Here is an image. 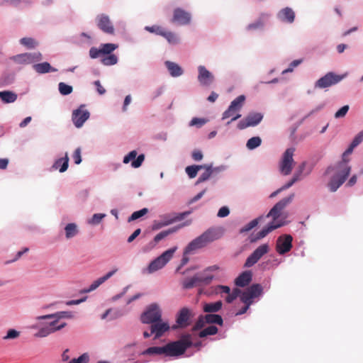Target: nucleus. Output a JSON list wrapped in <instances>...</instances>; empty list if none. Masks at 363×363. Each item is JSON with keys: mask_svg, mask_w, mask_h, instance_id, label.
I'll return each instance as SVG.
<instances>
[{"mask_svg": "<svg viewBox=\"0 0 363 363\" xmlns=\"http://www.w3.org/2000/svg\"><path fill=\"white\" fill-rule=\"evenodd\" d=\"M225 229L223 227H211L208 228L201 235L192 240L184 248V256L181 260L180 264L176 269L179 272L180 269L188 263L189 259L186 255L206 247L208 244L217 240L223 237Z\"/></svg>", "mask_w": 363, "mask_h": 363, "instance_id": "nucleus-1", "label": "nucleus"}, {"mask_svg": "<svg viewBox=\"0 0 363 363\" xmlns=\"http://www.w3.org/2000/svg\"><path fill=\"white\" fill-rule=\"evenodd\" d=\"M192 345L191 335L183 334L181 337L174 342H171L164 346H153L143 350L140 355H161L165 357H179L183 354L186 349Z\"/></svg>", "mask_w": 363, "mask_h": 363, "instance_id": "nucleus-2", "label": "nucleus"}, {"mask_svg": "<svg viewBox=\"0 0 363 363\" xmlns=\"http://www.w3.org/2000/svg\"><path fill=\"white\" fill-rule=\"evenodd\" d=\"M336 170L337 172L331 177L328 186L331 192L336 191L341 186L350 175L351 167L345 160L338 162L335 166H329L325 172V175Z\"/></svg>", "mask_w": 363, "mask_h": 363, "instance_id": "nucleus-3", "label": "nucleus"}, {"mask_svg": "<svg viewBox=\"0 0 363 363\" xmlns=\"http://www.w3.org/2000/svg\"><path fill=\"white\" fill-rule=\"evenodd\" d=\"M213 279V274H203L200 272L192 277L185 278L182 282V286L183 289L189 290L196 286L209 285Z\"/></svg>", "mask_w": 363, "mask_h": 363, "instance_id": "nucleus-4", "label": "nucleus"}, {"mask_svg": "<svg viewBox=\"0 0 363 363\" xmlns=\"http://www.w3.org/2000/svg\"><path fill=\"white\" fill-rule=\"evenodd\" d=\"M177 247H174L164 251L159 257L153 259L148 265L147 269L149 274H152L162 268H163L169 261L172 258L174 253Z\"/></svg>", "mask_w": 363, "mask_h": 363, "instance_id": "nucleus-5", "label": "nucleus"}, {"mask_svg": "<svg viewBox=\"0 0 363 363\" xmlns=\"http://www.w3.org/2000/svg\"><path fill=\"white\" fill-rule=\"evenodd\" d=\"M294 152L295 148L291 147L287 148L283 153L279 164V170L281 174L288 176L291 173L294 164L293 158Z\"/></svg>", "mask_w": 363, "mask_h": 363, "instance_id": "nucleus-6", "label": "nucleus"}, {"mask_svg": "<svg viewBox=\"0 0 363 363\" xmlns=\"http://www.w3.org/2000/svg\"><path fill=\"white\" fill-rule=\"evenodd\" d=\"M162 311L156 303L148 305L140 315V321L144 324H150L161 320Z\"/></svg>", "mask_w": 363, "mask_h": 363, "instance_id": "nucleus-7", "label": "nucleus"}, {"mask_svg": "<svg viewBox=\"0 0 363 363\" xmlns=\"http://www.w3.org/2000/svg\"><path fill=\"white\" fill-rule=\"evenodd\" d=\"M345 77L346 74L340 75L333 72H329L315 82L314 87L315 89H327L337 84Z\"/></svg>", "mask_w": 363, "mask_h": 363, "instance_id": "nucleus-8", "label": "nucleus"}, {"mask_svg": "<svg viewBox=\"0 0 363 363\" xmlns=\"http://www.w3.org/2000/svg\"><path fill=\"white\" fill-rule=\"evenodd\" d=\"M269 250L268 244L265 243L259 245L247 257L244 264V267L250 268L254 266Z\"/></svg>", "mask_w": 363, "mask_h": 363, "instance_id": "nucleus-9", "label": "nucleus"}, {"mask_svg": "<svg viewBox=\"0 0 363 363\" xmlns=\"http://www.w3.org/2000/svg\"><path fill=\"white\" fill-rule=\"evenodd\" d=\"M294 194H290L289 196L281 199L277 202L269 211L266 217H272L274 220L279 218L281 216V211L293 201Z\"/></svg>", "mask_w": 363, "mask_h": 363, "instance_id": "nucleus-10", "label": "nucleus"}, {"mask_svg": "<svg viewBox=\"0 0 363 363\" xmlns=\"http://www.w3.org/2000/svg\"><path fill=\"white\" fill-rule=\"evenodd\" d=\"M90 113L85 108V105L82 104L78 108L74 110L72 114V121L77 128L82 127L84 123L89 118Z\"/></svg>", "mask_w": 363, "mask_h": 363, "instance_id": "nucleus-11", "label": "nucleus"}, {"mask_svg": "<svg viewBox=\"0 0 363 363\" xmlns=\"http://www.w3.org/2000/svg\"><path fill=\"white\" fill-rule=\"evenodd\" d=\"M263 117L264 116L261 113H250L244 119L238 122V128L239 130H243L248 127H255L262 121Z\"/></svg>", "mask_w": 363, "mask_h": 363, "instance_id": "nucleus-12", "label": "nucleus"}, {"mask_svg": "<svg viewBox=\"0 0 363 363\" xmlns=\"http://www.w3.org/2000/svg\"><path fill=\"white\" fill-rule=\"evenodd\" d=\"M96 21L98 28L104 33L109 35L114 34V26L108 15L99 14L96 16Z\"/></svg>", "mask_w": 363, "mask_h": 363, "instance_id": "nucleus-13", "label": "nucleus"}, {"mask_svg": "<svg viewBox=\"0 0 363 363\" xmlns=\"http://www.w3.org/2000/svg\"><path fill=\"white\" fill-rule=\"evenodd\" d=\"M197 79L202 86H209L215 80L214 75L203 65L198 67Z\"/></svg>", "mask_w": 363, "mask_h": 363, "instance_id": "nucleus-14", "label": "nucleus"}, {"mask_svg": "<svg viewBox=\"0 0 363 363\" xmlns=\"http://www.w3.org/2000/svg\"><path fill=\"white\" fill-rule=\"evenodd\" d=\"M293 238L290 235H281L277 238L276 250L279 255H284L292 248Z\"/></svg>", "mask_w": 363, "mask_h": 363, "instance_id": "nucleus-15", "label": "nucleus"}, {"mask_svg": "<svg viewBox=\"0 0 363 363\" xmlns=\"http://www.w3.org/2000/svg\"><path fill=\"white\" fill-rule=\"evenodd\" d=\"M263 288L259 284H252L246 290H245L240 299H244L245 301H252L253 298L262 296Z\"/></svg>", "mask_w": 363, "mask_h": 363, "instance_id": "nucleus-16", "label": "nucleus"}, {"mask_svg": "<svg viewBox=\"0 0 363 363\" xmlns=\"http://www.w3.org/2000/svg\"><path fill=\"white\" fill-rule=\"evenodd\" d=\"M191 21V15L189 12L181 8H177L174 10L172 23H176L179 26H186L189 24Z\"/></svg>", "mask_w": 363, "mask_h": 363, "instance_id": "nucleus-17", "label": "nucleus"}, {"mask_svg": "<svg viewBox=\"0 0 363 363\" xmlns=\"http://www.w3.org/2000/svg\"><path fill=\"white\" fill-rule=\"evenodd\" d=\"M145 157L144 154H140L138 155L136 150H132L123 157V162L124 164H128L131 162L130 166L133 168H139L145 161Z\"/></svg>", "mask_w": 363, "mask_h": 363, "instance_id": "nucleus-18", "label": "nucleus"}, {"mask_svg": "<svg viewBox=\"0 0 363 363\" xmlns=\"http://www.w3.org/2000/svg\"><path fill=\"white\" fill-rule=\"evenodd\" d=\"M150 325V330H151V333H153L154 340L159 339L169 330L168 323L163 322L162 319L161 320L152 323Z\"/></svg>", "mask_w": 363, "mask_h": 363, "instance_id": "nucleus-19", "label": "nucleus"}, {"mask_svg": "<svg viewBox=\"0 0 363 363\" xmlns=\"http://www.w3.org/2000/svg\"><path fill=\"white\" fill-rule=\"evenodd\" d=\"M271 15L267 13H262L252 23L248 24L246 30L248 31L263 30Z\"/></svg>", "mask_w": 363, "mask_h": 363, "instance_id": "nucleus-20", "label": "nucleus"}, {"mask_svg": "<svg viewBox=\"0 0 363 363\" xmlns=\"http://www.w3.org/2000/svg\"><path fill=\"white\" fill-rule=\"evenodd\" d=\"M55 323H57V320H51L48 323H39L33 325V328H38V331L35 334V336L38 337H45L53 333L52 327L54 325Z\"/></svg>", "mask_w": 363, "mask_h": 363, "instance_id": "nucleus-21", "label": "nucleus"}, {"mask_svg": "<svg viewBox=\"0 0 363 363\" xmlns=\"http://www.w3.org/2000/svg\"><path fill=\"white\" fill-rule=\"evenodd\" d=\"M73 317L74 315L72 311H58L55 313L37 316L35 318L38 320L52 319V320H57V323H58L60 319H71Z\"/></svg>", "mask_w": 363, "mask_h": 363, "instance_id": "nucleus-22", "label": "nucleus"}, {"mask_svg": "<svg viewBox=\"0 0 363 363\" xmlns=\"http://www.w3.org/2000/svg\"><path fill=\"white\" fill-rule=\"evenodd\" d=\"M295 13L290 7L281 9L277 14V18L283 23H292L295 20Z\"/></svg>", "mask_w": 363, "mask_h": 363, "instance_id": "nucleus-23", "label": "nucleus"}, {"mask_svg": "<svg viewBox=\"0 0 363 363\" xmlns=\"http://www.w3.org/2000/svg\"><path fill=\"white\" fill-rule=\"evenodd\" d=\"M190 311L187 308H182L177 313L176 322L180 328L189 325Z\"/></svg>", "mask_w": 363, "mask_h": 363, "instance_id": "nucleus-24", "label": "nucleus"}, {"mask_svg": "<svg viewBox=\"0 0 363 363\" xmlns=\"http://www.w3.org/2000/svg\"><path fill=\"white\" fill-rule=\"evenodd\" d=\"M69 167V157L67 152L65 157L57 159L51 167L52 170H59L60 173L66 172Z\"/></svg>", "mask_w": 363, "mask_h": 363, "instance_id": "nucleus-25", "label": "nucleus"}, {"mask_svg": "<svg viewBox=\"0 0 363 363\" xmlns=\"http://www.w3.org/2000/svg\"><path fill=\"white\" fill-rule=\"evenodd\" d=\"M164 65L172 77H179L184 74L182 67L176 62L167 60L164 62Z\"/></svg>", "mask_w": 363, "mask_h": 363, "instance_id": "nucleus-26", "label": "nucleus"}, {"mask_svg": "<svg viewBox=\"0 0 363 363\" xmlns=\"http://www.w3.org/2000/svg\"><path fill=\"white\" fill-rule=\"evenodd\" d=\"M171 224H172V215L169 213L163 214L160 216V220L153 222L152 229L157 230Z\"/></svg>", "mask_w": 363, "mask_h": 363, "instance_id": "nucleus-27", "label": "nucleus"}, {"mask_svg": "<svg viewBox=\"0 0 363 363\" xmlns=\"http://www.w3.org/2000/svg\"><path fill=\"white\" fill-rule=\"evenodd\" d=\"M252 274L250 271L242 272L235 280V284L239 287L247 286L252 281Z\"/></svg>", "mask_w": 363, "mask_h": 363, "instance_id": "nucleus-28", "label": "nucleus"}, {"mask_svg": "<svg viewBox=\"0 0 363 363\" xmlns=\"http://www.w3.org/2000/svg\"><path fill=\"white\" fill-rule=\"evenodd\" d=\"M33 69L39 74L55 72L57 71V69L52 67L48 62L34 64L33 65Z\"/></svg>", "mask_w": 363, "mask_h": 363, "instance_id": "nucleus-29", "label": "nucleus"}, {"mask_svg": "<svg viewBox=\"0 0 363 363\" xmlns=\"http://www.w3.org/2000/svg\"><path fill=\"white\" fill-rule=\"evenodd\" d=\"M188 225L187 223H184L180 224L179 225L170 228H169L167 230L161 231L160 233H159L157 235H156L155 236L154 242L155 243L160 242V240H162L164 238L167 237L168 235H171L172 233H174L177 232L180 228H182V227H184L185 225Z\"/></svg>", "mask_w": 363, "mask_h": 363, "instance_id": "nucleus-30", "label": "nucleus"}, {"mask_svg": "<svg viewBox=\"0 0 363 363\" xmlns=\"http://www.w3.org/2000/svg\"><path fill=\"white\" fill-rule=\"evenodd\" d=\"M284 225V223L279 222L277 223H274V221L269 223L267 226L264 227L261 230H259L257 234V238L261 239L266 237L270 232L274 230H276Z\"/></svg>", "mask_w": 363, "mask_h": 363, "instance_id": "nucleus-31", "label": "nucleus"}, {"mask_svg": "<svg viewBox=\"0 0 363 363\" xmlns=\"http://www.w3.org/2000/svg\"><path fill=\"white\" fill-rule=\"evenodd\" d=\"M202 169H204L205 171L199 176V177L197 179L195 185H199V184H201L204 182H206L210 178H213V174L211 171V164H201Z\"/></svg>", "mask_w": 363, "mask_h": 363, "instance_id": "nucleus-32", "label": "nucleus"}, {"mask_svg": "<svg viewBox=\"0 0 363 363\" xmlns=\"http://www.w3.org/2000/svg\"><path fill=\"white\" fill-rule=\"evenodd\" d=\"M223 306L221 301L216 302L204 303L203 305V311L206 313H213L219 311Z\"/></svg>", "mask_w": 363, "mask_h": 363, "instance_id": "nucleus-33", "label": "nucleus"}, {"mask_svg": "<svg viewBox=\"0 0 363 363\" xmlns=\"http://www.w3.org/2000/svg\"><path fill=\"white\" fill-rule=\"evenodd\" d=\"M18 99V95L15 92L9 90L0 91V99L4 104H11Z\"/></svg>", "mask_w": 363, "mask_h": 363, "instance_id": "nucleus-34", "label": "nucleus"}, {"mask_svg": "<svg viewBox=\"0 0 363 363\" xmlns=\"http://www.w3.org/2000/svg\"><path fill=\"white\" fill-rule=\"evenodd\" d=\"M245 95H240L236 97L234 100H233L228 106V111L233 109L235 112L239 113L241 108L243 106L244 102L245 101Z\"/></svg>", "mask_w": 363, "mask_h": 363, "instance_id": "nucleus-35", "label": "nucleus"}, {"mask_svg": "<svg viewBox=\"0 0 363 363\" xmlns=\"http://www.w3.org/2000/svg\"><path fill=\"white\" fill-rule=\"evenodd\" d=\"M65 238L71 239L79 234L78 226L74 223H69L65 227Z\"/></svg>", "mask_w": 363, "mask_h": 363, "instance_id": "nucleus-36", "label": "nucleus"}, {"mask_svg": "<svg viewBox=\"0 0 363 363\" xmlns=\"http://www.w3.org/2000/svg\"><path fill=\"white\" fill-rule=\"evenodd\" d=\"M19 43L27 49H35L38 46L39 43L33 38L24 37L19 40Z\"/></svg>", "mask_w": 363, "mask_h": 363, "instance_id": "nucleus-37", "label": "nucleus"}, {"mask_svg": "<svg viewBox=\"0 0 363 363\" xmlns=\"http://www.w3.org/2000/svg\"><path fill=\"white\" fill-rule=\"evenodd\" d=\"M203 318L208 324H217L220 326L223 324V318L218 314L208 313Z\"/></svg>", "mask_w": 363, "mask_h": 363, "instance_id": "nucleus-38", "label": "nucleus"}, {"mask_svg": "<svg viewBox=\"0 0 363 363\" xmlns=\"http://www.w3.org/2000/svg\"><path fill=\"white\" fill-rule=\"evenodd\" d=\"M13 62L18 65H30L28 52L18 54L11 57L10 58Z\"/></svg>", "mask_w": 363, "mask_h": 363, "instance_id": "nucleus-39", "label": "nucleus"}, {"mask_svg": "<svg viewBox=\"0 0 363 363\" xmlns=\"http://www.w3.org/2000/svg\"><path fill=\"white\" fill-rule=\"evenodd\" d=\"M262 218H263V217L261 216H259L257 218L251 220L250 223H248L247 224H246L245 225L242 227L239 230V233L240 234H244V233H246L250 231L252 229L255 228L259 224V221L262 220Z\"/></svg>", "mask_w": 363, "mask_h": 363, "instance_id": "nucleus-40", "label": "nucleus"}, {"mask_svg": "<svg viewBox=\"0 0 363 363\" xmlns=\"http://www.w3.org/2000/svg\"><path fill=\"white\" fill-rule=\"evenodd\" d=\"M231 119L227 122L226 125H230L233 121H235L241 117V114L238 112H235L233 109L228 111V108L223 113L222 120H225L228 118Z\"/></svg>", "mask_w": 363, "mask_h": 363, "instance_id": "nucleus-41", "label": "nucleus"}, {"mask_svg": "<svg viewBox=\"0 0 363 363\" xmlns=\"http://www.w3.org/2000/svg\"><path fill=\"white\" fill-rule=\"evenodd\" d=\"M162 37H164L171 45H175L179 43V36L175 33L167 30V29H165Z\"/></svg>", "mask_w": 363, "mask_h": 363, "instance_id": "nucleus-42", "label": "nucleus"}, {"mask_svg": "<svg viewBox=\"0 0 363 363\" xmlns=\"http://www.w3.org/2000/svg\"><path fill=\"white\" fill-rule=\"evenodd\" d=\"M118 62V57L114 54L107 55L101 59V62L105 66H112L116 65Z\"/></svg>", "mask_w": 363, "mask_h": 363, "instance_id": "nucleus-43", "label": "nucleus"}, {"mask_svg": "<svg viewBox=\"0 0 363 363\" xmlns=\"http://www.w3.org/2000/svg\"><path fill=\"white\" fill-rule=\"evenodd\" d=\"M202 169L201 164H193L185 168V172L190 179L195 178L199 170Z\"/></svg>", "mask_w": 363, "mask_h": 363, "instance_id": "nucleus-44", "label": "nucleus"}, {"mask_svg": "<svg viewBox=\"0 0 363 363\" xmlns=\"http://www.w3.org/2000/svg\"><path fill=\"white\" fill-rule=\"evenodd\" d=\"M262 144V139L259 136H254L250 138L246 143V147L248 150H252L258 147H259Z\"/></svg>", "mask_w": 363, "mask_h": 363, "instance_id": "nucleus-45", "label": "nucleus"}, {"mask_svg": "<svg viewBox=\"0 0 363 363\" xmlns=\"http://www.w3.org/2000/svg\"><path fill=\"white\" fill-rule=\"evenodd\" d=\"M15 81V74L9 72H4L1 78L0 82L3 86H9Z\"/></svg>", "mask_w": 363, "mask_h": 363, "instance_id": "nucleus-46", "label": "nucleus"}, {"mask_svg": "<svg viewBox=\"0 0 363 363\" xmlns=\"http://www.w3.org/2000/svg\"><path fill=\"white\" fill-rule=\"evenodd\" d=\"M103 55L113 54L112 52L118 48V45L115 43H102L100 45Z\"/></svg>", "mask_w": 363, "mask_h": 363, "instance_id": "nucleus-47", "label": "nucleus"}, {"mask_svg": "<svg viewBox=\"0 0 363 363\" xmlns=\"http://www.w3.org/2000/svg\"><path fill=\"white\" fill-rule=\"evenodd\" d=\"M218 331V329L215 325H210L201 331L199 332V336L201 338L206 337L208 335H216Z\"/></svg>", "mask_w": 363, "mask_h": 363, "instance_id": "nucleus-48", "label": "nucleus"}, {"mask_svg": "<svg viewBox=\"0 0 363 363\" xmlns=\"http://www.w3.org/2000/svg\"><path fill=\"white\" fill-rule=\"evenodd\" d=\"M106 216V215L105 213H94L87 220V223L91 225H97Z\"/></svg>", "mask_w": 363, "mask_h": 363, "instance_id": "nucleus-49", "label": "nucleus"}, {"mask_svg": "<svg viewBox=\"0 0 363 363\" xmlns=\"http://www.w3.org/2000/svg\"><path fill=\"white\" fill-rule=\"evenodd\" d=\"M144 29L146 31H148L150 33H155V35L162 36L166 28H164V27L160 26L153 25L152 26H147L144 28Z\"/></svg>", "mask_w": 363, "mask_h": 363, "instance_id": "nucleus-50", "label": "nucleus"}, {"mask_svg": "<svg viewBox=\"0 0 363 363\" xmlns=\"http://www.w3.org/2000/svg\"><path fill=\"white\" fill-rule=\"evenodd\" d=\"M58 90L62 96L70 94L73 91V87L65 82H60L58 84Z\"/></svg>", "mask_w": 363, "mask_h": 363, "instance_id": "nucleus-51", "label": "nucleus"}, {"mask_svg": "<svg viewBox=\"0 0 363 363\" xmlns=\"http://www.w3.org/2000/svg\"><path fill=\"white\" fill-rule=\"evenodd\" d=\"M148 212V209L146 208H143L139 211H136L135 212H133L130 216L128 218V222H132V221H134L135 220H138L140 218H142L143 216H144L145 214H147Z\"/></svg>", "mask_w": 363, "mask_h": 363, "instance_id": "nucleus-52", "label": "nucleus"}, {"mask_svg": "<svg viewBox=\"0 0 363 363\" xmlns=\"http://www.w3.org/2000/svg\"><path fill=\"white\" fill-rule=\"evenodd\" d=\"M104 282L101 281V279L99 277L96 280L94 281L93 283L88 288L82 289L79 293L80 294L90 293V292L96 290Z\"/></svg>", "mask_w": 363, "mask_h": 363, "instance_id": "nucleus-53", "label": "nucleus"}, {"mask_svg": "<svg viewBox=\"0 0 363 363\" xmlns=\"http://www.w3.org/2000/svg\"><path fill=\"white\" fill-rule=\"evenodd\" d=\"M207 122L208 120L206 118L195 117L190 121L189 125L191 127L196 126V128H199L205 125Z\"/></svg>", "mask_w": 363, "mask_h": 363, "instance_id": "nucleus-54", "label": "nucleus"}, {"mask_svg": "<svg viewBox=\"0 0 363 363\" xmlns=\"http://www.w3.org/2000/svg\"><path fill=\"white\" fill-rule=\"evenodd\" d=\"M303 62V59H298L293 60L289 65V67L282 71L281 74H285L286 73L292 72L294 69Z\"/></svg>", "mask_w": 363, "mask_h": 363, "instance_id": "nucleus-55", "label": "nucleus"}, {"mask_svg": "<svg viewBox=\"0 0 363 363\" xmlns=\"http://www.w3.org/2000/svg\"><path fill=\"white\" fill-rule=\"evenodd\" d=\"M203 315H200L195 323L194 325L192 328L193 331H197L204 327V325L207 323L206 322V319L203 318Z\"/></svg>", "mask_w": 363, "mask_h": 363, "instance_id": "nucleus-56", "label": "nucleus"}, {"mask_svg": "<svg viewBox=\"0 0 363 363\" xmlns=\"http://www.w3.org/2000/svg\"><path fill=\"white\" fill-rule=\"evenodd\" d=\"M89 355L88 353L85 352L81 354L77 358H73L68 363H89Z\"/></svg>", "mask_w": 363, "mask_h": 363, "instance_id": "nucleus-57", "label": "nucleus"}, {"mask_svg": "<svg viewBox=\"0 0 363 363\" xmlns=\"http://www.w3.org/2000/svg\"><path fill=\"white\" fill-rule=\"evenodd\" d=\"M30 64H36L43 60V55L40 52H28Z\"/></svg>", "mask_w": 363, "mask_h": 363, "instance_id": "nucleus-58", "label": "nucleus"}, {"mask_svg": "<svg viewBox=\"0 0 363 363\" xmlns=\"http://www.w3.org/2000/svg\"><path fill=\"white\" fill-rule=\"evenodd\" d=\"M89 55L91 59H97L103 55L101 52V49L99 47V48L96 47H91L89 50Z\"/></svg>", "mask_w": 363, "mask_h": 363, "instance_id": "nucleus-59", "label": "nucleus"}, {"mask_svg": "<svg viewBox=\"0 0 363 363\" xmlns=\"http://www.w3.org/2000/svg\"><path fill=\"white\" fill-rule=\"evenodd\" d=\"M190 213H191L190 211H185V212L179 213H170L172 215V223H174L175 222H177V221L182 220L188 215H189Z\"/></svg>", "mask_w": 363, "mask_h": 363, "instance_id": "nucleus-60", "label": "nucleus"}, {"mask_svg": "<svg viewBox=\"0 0 363 363\" xmlns=\"http://www.w3.org/2000/svg\"><path fill=\"white\" fill-rule=\"evenodd\" d=\"M350 109V106L348 105H345L342 106L340 109H338L335 113V118H341L346 116L348 111Z\"/></svg>", "mask_w": 363, "mask_h": 363, "instance_id": "nucleus-61", "label": "nucleus"}, {"mask_svg": "<svg viewBox=\"0 0 363 363\" xmlns=\"http://www.w3.org/2000/svg\"><path fill=\"white\" fill-rule=\"evenodd\" d=\"M228 166L225 164H221L217 167H213L211 164V171L213 174V178L216 177V175L220 172H225L227 170Z\"/></svg>", "mask_w": 363, "mask_h": 363, "instance_id": "nucleus-62", "label": "nucleus"}, {"mask_svg": "<svg viewBox=\"0 0 363 363\" xmlns=\"http://www.w3.org/2000/svg\"><path fill=\"white\" fill-rule=\"evenodd\" d=\"M20 335V333L15 329H9L7 331L6 336L4 337V340L16 339Z\"/></svg>", "mask_w": 363, "mask_h": 363, "instance_id": "nucleus-63", "label": "nucleus"}, {"mask_svg": "<svg viewBox=\"0 0 363 363\" xmlns=\"http://www.w3.org/2000/svg\"><path fill=\"white\" fill-rule=\"evenodd\" d=\"M363 141V131L359 132L357 135H355V137L353 138L352 141L351 142V145H353V147L358 146Z\"/></svg>", "mask_w": 363, "mask_h": 363, "instance_id": "nucleus-64", "label": "nucleus"}]
</instances>
